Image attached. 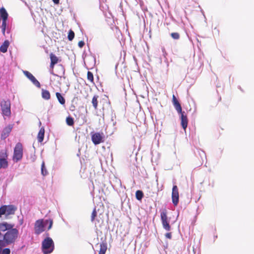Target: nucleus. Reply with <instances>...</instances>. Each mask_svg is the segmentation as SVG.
Segmentation results:
<instances>
[{"label": "nucleus", "instance_id": "nucleus-10", "mask_svg": "<svg viewBox=\"0 0 254 254\" xmlns=\"http://www.w3.org/2000/svg\"><path fill=\"white\" fill-rule=\"evenodd\" d=\"M23 73L25 76L28 78L32 83L38 88H40L41 84L35 78V77L29 71L27 70H23Z\"/></svg>", "mask_w": 254, "mask_h": 254}, {"label": "nucleus", "instance_id": "nucleus-40", "mask_svg": "<svg viewBox=\"0 0 254 254\" xmlns=\"http://www.w3.org/2000/svg\"><path fill=\"white\" fill-rule=\"evenodd\" d=\"M59 67L63 71V72H64V66L62 65V64H60L58 65Z\"/></svg>", "mask_w": 254, "mask_h": 254}, {"label": "nucleus", "instance_id": "nucleus-11", "mask_svg": "<svg viewBox=\"0 0 254 254\" xmlns=\"http://www.w3.org/2000/svg\"><path fill=\"white\" fill-rule=\"evenodd\" d=\"M180 115L181 121V124L182 127L184 130H186L188 125V119L187 118V116L185 112Z\"/></svg>", "mask_w": 254, "mask_h": 254}, {"label": "nucleus", "instance_id": "nucleus-42", "mask_svg": "<svg viewBox=\"0 0 254 254\" xmlns=\"http://www.w3.org/2000/svg\"><path fill=\"white\" fill-rule=\"evenodd\" d=\"M5 30H6V29H1L2 33L3 35H5Z\"/></svg>", "mask_w": 254, "mask_h": 254}, {"label": "nucleus", "instance_id": "nucleus-5", "mask_svg": "<svg viewBox=\"0 0 254 254\" xmlns=\"http://www.w3.org/2000/svg\"><path fill=\"white\" fill-rule=\"evenodd\" d=\"M17 207L13 205H4L0 207V217L2 215H9L14 214Z\"/></svg>", "mask_w": 254, "mask_h": 254}, {"label": "nucleus", "instance_id": "nucleus-22", "mask_svg": "<svg viewBox=\"0 0 254 254\" xmlns=\"http://www.w3.org/2000/svg\"><path fill=\"white\" fill-rule=\"evenodd\" d=\"M98 98V96L97 95H94L92 98V103L93 105V106L94 107L95 109H96L98 106V100L97 99Z\"/></svg>", "mask_w": 254, "mask_h": 254}, {"label": "nucleus", "instance_id": "nucleus-23", "mask_svg": "<svg viewBox=\"0 0 254 254\" xmlns=\"http://www.w3.org/2000/svg\"><path fill=\"white\" fill-rule=\"evenodd\" d=\"M48 171L45 165V163L43 162L41 165V174L43 176H46L48 174Z\"/></svg>", "mask_w": 254, "mask_h": 254}, {"label": "nucleus", "instance_id": "nucleus-25", "mask_svg": "<svg viewBox=\"0 0 254 254\" xmlns=\"http://www.w3.org/2000/svg\"><path fill=\"white\" fill-rule=\"evenodd\" d=\"M74 37V32L72 30H70L68 31L67 38L68 40L70 41H71Z\"/></svg>", "mask_w": 254, "mask_h": 254}, {"label": "nucleus", "instance_id": "nucleus-44", "mask_svg": "<svg viewBox=\"0 0 254 254\" xmlns=\"http://www.w3.org/2000/svg\"><path fill=\"white\" fill-rule=\"evenodd\" d=\"M51 73L52 74L54 75H57L56 74H55L53 72V71H51Z\"/></svg>", "mask_w": 254, "mask_h": 254}, {"label": "nucleus", "instance_id": "nucleus-43", "mask_svg": "<svg viewBox=\"0 0 254 254\" xmlns=\"http://www.w3.org/2000/svg\"><path fill=\"white\" fill-rule=\"evenodd\" d=\"M19 223H20V225H22L23 224V220L22 219L20 220L19 221Z\"/></svg>", "mask_w": 254, "mask_h": 254}, {"label": "nucleus", "instance_id": "nucleus-20", "mask_svg": "<svg viewBox=\"0 0 254 254\" xmlns=\"http://www.w3.org/2000/svg\"><path fill=\"white\" fill-rule=\"evenodd\" d=\"M51 62L57 64L59 62V58L53 53H51L50 55Z\"/></svg>", "mask_w": 254, "mask_h": 254}, {"label": "nucleus", "instance_id": "nucleus-9", "mask_svg": "<svg viewBox=\"0 0 254 254\" xmlns=\"http://www.w3.org/2000/svg\"><path fill=\"white\" fill-rule=\"evenodd\" d=\"M172 199L174 205L177 206L179 201V194L178 189L176 185H174L172 188Z\"/></svg>", "mask_w": 254, "mask_h": 254}, {"label": "nucleus", "instance_id": "nucleus-35", "mask_svg": "<svg viewBox=\"0 0 254 254\" xmlns=\"http://www.w3.org/2000/svg\"><path fill=\"white\" fill-rule=\"evenodd\" d=\"M85 45V43L83 41H80L78 43V46L79 48H82Z\"/></svg>", "mask_w": 254, "mask_h": 254}, {"label": "nucleus", "instance_id": "nucleus-33", "mask_svg": "<svg viewBox=\"0 0 254 254\" xmlns=\"http://www.w3.org/2000/svg\"><path fill=\"white\" fill-rule=\"evenodd\" d=\"M6 21L7 20H2V24L1 26V29L6 28Z\"/></svg>", "mask_w": 254, "mask_h": 254}, {"label": "nucleus", "instance_id": "nucleus-16", "mask_svg": "<svg viewBox=\"0 0 254 254\" xmlns=\"http://www.w3.org/2000/svg\"><path fill=\"white\" fill-rule=\"evenodd\" d=\"M100 249L98 254H105L107 249V244L106 242H102L100 245Z\"/></svg>", "mask_w": 254, "mask_h": 254}, {"label": "nucleus", "instance_id": "nucleus-14", "mask_svg": "<svg viewBox=\"0 0 254 254\" xmlns=\"http://www.w3.org/2000/svg\"><path fill=\"white\" fill-rule=\"evenodd\" d=\"M44 135H45V129L44 127H42L38 132V135H37V139L39 142L41 143L44 138Z\"/></svg>", "mask_w": 254, "mask_h": 254}, {"label": "nucleus", "instance_id": "nucleus-21", "mask_svg": "<svg viewBox=\"0 0 254 254\" xmlns=\"http://www.w3.org/2000/svg\"><path fill=\"white\" fill-rule=\"evenodd\" d=\"M66 123L69 126H72L74 125V119L69 116L66 118Z\"/></svg>", "mask_w": 254, "mask_h": 254}, {"label": "nucleus", "instance_id": "nucleus-37", "mask_svg": "<svg viewBox=\"0 0 254 254\" xmlns=\"http://www.w3.org/2000/svg\"><path fill=\"white\" fill-rule=\"evenodd\" d=\"M199 154L201 157H202L203 155L205 157H206L205 153L203 151L201 150V152L199 151Z\"/></svg>", "mask_w": 254, "mask_h": 254}, {"label": "nucleus", "instance_id": "nucleus-38", "mask_svg": "<svg viewBox=\"0 0 254 254\" xmlns=\"http://www.w3.org/2000/svg\"><path fill=\"white\" fill-rule=\"evenodd\" d=\"M162 51L163 53V55L165 56V55L166 54V52L165 49L164 47L162 48Z\"/></svg>", "mask_w": 254, "mask_h": 254}, {"label": "nucleus", "instance_id": "nucleus-19", "mask_svg": "<svg viewBox=\"0 0 254 254\" xmlns=\"http://www.w3.org/2000/svg\"><path fill=\"white\" fill-rule=\"evenodd\" d=\"M144 196L143 192L141 190H137L135 192V197L137 200H141Z\"/></svg>", "mask_w": 254, "mask_h": 254}, {"label": "nucleus", "instance_id": "nucleus-31", "mask_svg": "<svg viewBox=\"0 0 254 254\" xmlns=\"http://www.w3.org/2000/svg\"><path fill=\"white\" fill-rule=\"evenodd\" d=\"M97 216V211H96V208H94V209H93L92 212V214H91V222H93L95 220V218Z\"/></svg>", "mask_w": 254, "mask_h": 254}, {"label": "nucleus", "instance_id": "nucleus-32", "mask_svg": "<svg viewBox=\"0 0 254 254\" xmlns=\"http://www.w3.org/2000/svg\"><path fill=\"white\" fill-rule=\"evenodd\" d=\"M45 221H47V225L49 224V226L48 227V230H49L52 227L53 224V220L51 219H46Z\"/></svg>", "mask_w": 254, "mask_h": 254}, {"label": "nucleus", "instance_id": "nucleus-39", "mask_svg": "<svg viewBox=\"0 0 254 254\" xmlns=\"http://www.w3.org/2000/svg\"><path fill=\"white\" fill-rule=\"evenodd\" d=\"M55 4H59L60 2V0H52Z\"/></svg>", "mask_w": 254, "mask_h": 254}, {"label": "nucleus", "instance_id": "nucleus-18", "mask_svg": "<svg viewBox=\"0 0 254 254\" xmlns=\"http://www.w3.org/2000/svg\"><path fill=\"white\" fill-rule=\"evenodd\" d=\"M8 166V162L6 159L0 158V169H5Z\"/></svg>", "mask_w": 254, "mask_h": 254}, {"label": "nucleus", "instance_id": "nucleus-24", "mask_svg": "<svg viewBox=\"0 0 254 254\" xmlns=\"http://www.w3.org/2000/svg\"><path fill=\"white\" fill-rule=\"evenodd\" d=\"M7 156L8 155L6 150L2 149L0 151V158L5 159L7 160Z\"/></svg>", "mask_w": 254, "mask_h": 254}, {"label": "nucleus", "instance_id": "nucleus-29", "mask_svg": "<svg viewBox=\"0 0 254 254\" xmlns=\"http://www.w3.org/2000/svg\"><path fill=\"white\" fill-rule=\"evenodd\" d=\"M172 103H173V105L174 106V107L175 106L180 104L179 101L178 100V99H177V98L176 97V96L174 95H173Z\"/></svg>", "mask_w": 254, "mask_h": 254}, {"label": "nucleus", "instance_id": "nucleus-1", "mask_svg": "<svg viewBox=\"0 0 254 254\" xmlns=\"http://www.w3.org/2000/svg\"><path fill=\"white\" fill-rule=\"evenodd\" d=\"M19 231L16 228H10L3 235V239L0 240V248L14 244L18 236Z\"/></svg>", "mask_w": 254, "mask_h": 254}, {"label": "nucleus", "instance_id": "nucleus-15", "mask_svg": "<svg viewBox=\"0 0 254 254\" xmlns=\"http://www.w3.org/2000/svg\"><path fill=\"white\" fill-rule=\"evenodd\" d=\"M56 96L59 102L62 105L65 106V100L64 97L62 95V94L60 92H56Z\"/></svg>", "mask_w": 254, "mask_h": 254}, {"label": "nucleus", "instance_id": "nucleus-6", "mask_svg": "<svg viewBox=\"0 0 254 254\" xmlns=\"http://www.w3.org/2000/svg\"><path fill=\"white\" fill-rule=\"evenodd\" d=\"M47 225V221L43 219H38L35 223L34 230L36 235H39L45 231V228Z\"/></svg>", "mask_w": 254, "mask_h": 254}, {"label": "nucleus", "instance_id": "nucleus-36", "mask_svg": "<svg viewBox=\"0 0 254 254\" xmlns=\"http://www.w3.org/2000/svg\"><path fill=\"white\" fill-rule=\"evenodd\" d=\"M165 237H166L167 239H171L172 238V234H171V233H170V232L167 233L165 234Z\"/></svg>", "mask_w": 254, "mask_h": 254}, {"label": "nucleus", "instance_id": "nucleus-45", "mask_svg": "<svg viewBox=\"0 0 254 254\" xmlns=\"http://www.w3.org/2000/svg\"><path fill=\"white\" fill-rule=\"evenodd\" d=\"M239 89H240L241 90H242V88H241V87L240 86H239Z\"/></svg>", "mask_w": 254, "mask_h": 254}, {"label": "nucleus", "instance_id": "nucleus-26", "mask_svg": "<svg viewBox=\"0 0 254 254\" xmlns=\"http://www.w3.org/2000/svg\"><path fill=\"white\" fill-rule=\"evenodd\" d=\"M10 250L9 248L0 249V254H10Z\"/></svg>", "mask_w": 254, "mask_h": 254}, {"label": "nucleus", "instance_id": "nucleus-8", "mask_svg": "<svg viewBox=\"0 0 254 254\" xmlns=\"http://www.w3.org/2000/svg\"><path fill=\"white\" fill-rule=\"evenodd\" d=\"M160 216L163 228L167 231H170L171 226L168 220L167 210L166 209L161 212Z\"/></svg>", "mask_w": 254, "mask_h": 254}, {"label": "nucleus", "instance_id": "nucleus-34", "mask_svg": "<svg viewBox=\"0 0 254 254\" xmlns=\"http://www.w3.org/2000/svg\"><path fill=\"white\" fill-rule=\"evenodd\" d=\"M90 58L91 59V60L92 61V64L93 65H95V64H96V58H95V56H91L90 57Z\"/></svg>", "mask_w": 254, "mask_h": 254}, {"label": "nucleus", "instance_id": "nucleus-2", "mask_svg": "<svg viewBox=\"0 0 254 254\" xmlns=\"http://www.w3.org/2000/svg\"><path fill=\"white\" fill-rule=\"evenodd\" d=\"M42 251L43 254H50L55 249L54 242L49 237H46L42 242Z\"/></svg>", "mask_w": 254, "mask_h": 254}, {"label": "nucleus", "instance_id": "nucleus-17", "mask_svg": "<svg viewBox=\"0 0 254 254\" xmlns=\"http://www.w3.org/2000/svg\"><path fill=\"white\" fill-rule=\"evenodd\" d=\"M42 97L45 100H49L51 98L50 92L46 89H42Z\"/></svg>", "mask_w": 254, "mask_h": 254}, {"label": "nucleus", "instance_id": "nucleus-13", "mask_svg": "<svg viewBox=\"0 0 254 254\" xmlns=\"http://www.w3.org/2000/svg\"><path fill=\"white\" fill-rule=\"evenodd\" d=\"M9 45V41L7 40H5L0 47V51L3 53H6L7 51Z\"/></svg>", "mask_w": 254, "mask_h": 254}, {"label": "nucleus", "instance_id": "nucleus-28", "mask_svg": "<svg viewBox=\"0 0 254 254\" xmlns=\"http://www.w3.org/2000/svg\"><path fill=\"white\" fill-rule=\"evenodd\" d=\"M171 37L174 40H178L180 39V36L178 32H173L170 34Z\"/></svg>", "mask_w": 254, "mask_h": 254}, {"label": "nucleus", "instance_id": "nucleus-7", "mask_svg": "<svg viewBox=\"0 0 254 254\" xmlns=\"http://www.w3.org/2000/svg\"><path fill=\"white\" fill-rule=\"evenodd\" d=\"M91 134V140L95 145L99 144L104 141V135L103 133L92 132Z\"/></svg>", "mask_w": 254, "mask_h": 254}, {"label": "nucleus", "instance_id": "nucleus-27", "mask_svg": "<svg viewBox=\"0 0 254 254\" xmlns=\"http://www.w3.org/2000/svg\"><path fill=\"white\" fill-rule=\"evenodd\" d=\"M87 76L88 80H89L90 81H91V82H93L94 76H93V74L92 73V72L88 71L87 72Z\"/></svg>", "mask_w": 254, "mask_h": 254}, {"label": "nucleus", "instance_id": "nucleus-4", "mask_svg": "<svg viewBox=\"0 0 254 254\" xmlns=\"http://www.w3.org/2000/svg\"><path fill=\"white\" fill-rule=\"evenodd\" d=\"M23 157V148L21 143H17L14 148L13 155V160L15 162H17L21 160Z\"/></svg>", "mask_w": 254, "mask_h": 254}, {"label": "nucleus", "instance_id": "nucleus-41", "mask_svg": "<svg viewBox=\"0 0 254 254\" xmlns=\"http://www.w3.org/2000/svg\"><path fill=\"white\" fill-rule=\"evenodd\" d=\"M55 64H56L53 63L52 62H51L50 66L51 68H53Z\"/></svg>", "mask_w": 254, "mask_h": 254}, {"label": "nucleus", "instance_id": "nucleus-3", "mask_svg": "<svg viewBox=\"0 0 254 254\" xmlns=\"http://www.w3.org/2000/svg\"><path fill=\"white\" fill-rule=\"evenodd\" d=\"M2 114L3 116L9 117L11 113V103L9 99H2L0 102Z\"/></svg>", "mask_w": 254, "mask_h": 254}, {"label": "nucleus", "instance_id": "nucleus-30", "mask_svg": "<svg viewBox=\"0 0 254 254\" xmlns=\"http://www.w3.org/2000/svg\"><path fill=\"white\" fill-rule=\"evenodd\" d=\"M174 108H175V109L176 110V111H177L179 115L185 112L184 111H182V108L181 104L175 106Z\"/></svg>", "mask_w": 254, "mask_h": 254}, {"label": "nucleus", "instance_id": "nucleus-12", "mask_svg": "<svg viewBox=\"0 0 254 254\" xmlns=\"http://www.w3.org/2000/svg\"><path fill=\"white\" fill-rule=\"evenodd\" d=\"M12 128V126L11 125H8L7 127H5L2 130L1 133V138L5 139L7 136H8L10 132H11Z\"/></svg>", "mask_w": 254, "mask_h": 254}]
</instances>
